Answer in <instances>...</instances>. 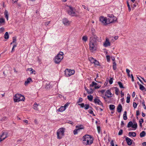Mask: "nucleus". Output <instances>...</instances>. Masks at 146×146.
<instances>
[{
  "instance_id": "obj_1",
  "label": "nucleus",
  "mask_w": 146,
  "mask_h": 146,
  "mask_svg": "<svg viewBox=\"0 0 146 146\" xmlns=\"http://www.w3.org/2000/svg\"><path fill=\"white\" fill-rule=\"evenodd\" d=\"M83 143L85 145L91 144L93 143V138L89 135H86L83 137Z\"/></svg>"
},
{
  "instance_id": "obj_2",
  "label": "nucleus",
  "mask_w": 146,
  "mask_h": 146,
  "mask_svg": "<svg viewBox=\"0 0 146 146\" xmlns=\"http://www.w3.org/2000/svg\"><path fill=\"white\" fill-rule=\"evenodd\" d=\"M98 46L97 41L94 39H90L89 48L92 52L96 50Z\"/></svg>"
},
{
  "instance_id": "obj_3",
  "label": "nucleus",
  "mask_w": 146,
  "mask_h": 146,
  "mask_svg": "<svg viewBox=\"0 0 146 146\" xmlns=\"http://www.w3.org/2000/svg\"><path fill=\"white\" fill-rule=\"evenodd\" d=\"M64 54L62 52H60L55 56L54 59V62L57 64H59L63 58Z\"/></svg>"
},
{
  "instance_id": "obj_4",
  "label": "nucleus",
  "mask_w": 146,
  "mask_h": 146,
  "mask_svg": "<svg viewBox=\"0 0 146 146\" xmlns=\"http://www.w3.org/2000/svg\"><path fill=\"white\" fill-rule=\"evenodd\" d=\"M65 129L63 128H61L59 129L57 131V138L59 139H61L64 135V132Z\"/></svg>"
},
{
  "instance_id": "obj_5",
  "label": "nucleus",
  "mask_w": 146,
  "mask_h": 146,
  "mask_svg": "<svg viewBox=\"0 0 146 146\" xmlns=\"http://www.w3.org/2000/svg\"><path fill=\"white\" fill-rule=\"evenodd\" d=\"M25 98L21 94H17L15 96L14 100L15 102H18L20 101H24Z\"/></svg>"
},
{
  "instance_id": "obj_6",
  "label": "nucleus",
  "mask_w": 146,
  "mask_h": 146,
  "mask_svg": "<svg viewBox=\"0 0 146 146\" xmlns=\"http://www.w3.org/2000/svg\"><path fill=\"white\" fill-rule=\"evenodd\" d=\"M69 9L68 10V13L72 16H77V15L75 12V9L72 7H69Z\"/></svg>"
},
{
  "instance_id": "obj_7",
  "label": "nucleus",
  "mask_w": 146,
  "mask_h": 146,
  "mask_svg": "<svg viewBox=\"0 0 146 146\" xmlns=\"http://www.w3.org/2000/svg\"><path fill=\"white\" fill-rule=\"evenodd\" d=\"M65 75L66 77H69L74 74L75 71L74 70H69L66 69L64 71Z\"/></svg>"
},
{
  "instance_id": "obj_8",
  "label": "nucleus",
  "mask_w": 146,
  "mask_h": 146,
  "mask_svg": "<svg viewBox=\"0 0 146 146\" xmlns=\"http://www.w3.org/2000/svg\"><path fill=\"white\" fill-rule=\"evenodd\" d=\"M116 18L113 15H111L110 17H109L107 18V22L108 24L110 23L114 22L116 21Z\"/></svg>"
},
{
  "instance_id": "obj_9",
  "label": "nucleus",
  "mask_w": 146,
  "mask_h": 146,
  "mask_svg": "<svg viewBox=\"0 0 146 146\" xmlns=\"http://www.w3.org/2000/svg\"><path fill=\"white\" fill-rule=\"evenodd\" d=\"M100 21L104 25H106L108 24V23H107V18L106 17H104L102 16H101L100 17Z\"/></svg>"
},
{
  "instance_id": "obj_10",
  "label": "nucleus",
  "mask_w": 146,
  "mask_h": 146,
  "mask_svg": "<svg viewBox=\"0 0 146 146\" xmlns=\"http://www.w3.org/2000/svg\"><path fill=\"white\" fill-rule=\"evenodd\" d=\"M103 45L105 47H107L110 45V43L109 41V39L108 38H106V41L104 43Z\"/></svg>"
},
{
  "instance_id": "obj_11",
  "label": "nucleus",
  "mask_w": 146,
  "mask_h": 146,
  "mask_svg": "<svg viewBox=\"0 0 146 146\" xmlns=\"http://www.w3.org/2000/svg\"><path fill=\"white\" fill-rule=\"evenodd\" d=\"M94 102L95 104H98L101 105L102 107H103V105L99 99L95 98L94 100Z\"/></svg>"
},
{
  "instance_id": "obj_12",
  "label": "nucleus",
  "mask_w": 146,
  "mask_h": 146,
  "mask_svg": "<svg viewBox=\"0 0 146 146\" xmlns=\"http://www.w3.org/2000/svg\"><path fill=\"white\" fill-rule=\"evenodd\" d=\"M7 137V135L6 133H3L0 136V141L1 142L4 139H5Z\"/></svg>"
},
{
  "instance_id": "obj_13",
  "label": "nucleus",
  "mask_w": 146,
  "mask_h": 146,
  "mask_svg": "<svg viewBox=\"0 0 146 146\" xmlns=\"http://www.w3.org/2000/svg\"><path fill=\"white\" fill-rule=\"evenodd\" d=\"M112 94L110 90H107L105 93V96H107V98H109L112 97Z\"/></svg>"
},
{
  "instance_id": "obj_14",
  "label": "nucleus",
  "mask_w": 146,
  "mask_h": 146,
  "mask_svg": "<svg viewBox=\"0 0 146 146\" xmlns=\"http://www.w3.org/2000/svg\"><path fill=\"white\" fill-rule=\"evenodd\" d=\"M62 23L66 25H68L70 23V22L66 18H64L62 19Z\"/></svg>"
},
{
  "instance_id": "obj_15",
  "label": "nucleus",
  "mask_w": 146,
  "mask_h": 146,
  "mask_svg": "<svg viewBox=\"0 0 146 146\" xmlns=\"http://www.w3.org/2000/svg\"><path fill=\"white\" fill-rule=\"evenodd\" d=\"M33 107L35 110H38L39 108L40 107V106L39 104H35L33 105Z\"/></svg>"
},
{
  "instance_id": "obj_16",
  "label": "nucleus",
  "mask_w": 146,
  "mask_h": 146,
  "mask_svg": "<svg viewBox=\"0 0 146 146\" xmlns=\"http://www.w3.org/2000/svg\"><path fill=\"white\" fill-rule=\"evenodd\" d=\"M31 82H33L32 79L31 78H29L27 79V80L25 81V86H27Z\"/></svg>"
},
{
  "instance_id": "obj_17",
  "label": "nucleus",
  "mask_w": 146,
  "mask_h": 146,
  "mask_svg": "<svg viewBox=\"0 0 146 146\" xmlns=\"http://www.w3.org/2000/svg\"><path fill=\"white\" fill-rule=\"evenodd\" d=\"M126 141L127 142V144L128 145H131L132 144L131 139L127 137L125 139Z\"/></svg>"
},
{
  "instance_id": "obj_18",
  "label": "nucleus",
  "mask_w": 146,
  "mask_h": 146,
  "mask_svg": "<svg viewBox=\"0 0 146 146\" xmlns=\"http://www.w3.org/2000/svg\"><path fill=\"white\" fill-rule=\"evenodd\" d=\"M122 106L121 104H119L117 108V111L118 112L120 113L122 110Z\"/></svg>"
},
{
  "instance_id": "obj_19",
  "label": "nucleus",
  "mask_w": 146,
  "mask_h": 146,
  "mask_svg": "<svg viewBox=\"0 0 146 146\" xmlns=\"http://www.w3.org/2000/svg\"><path fill=\"white\" fill-rule=\"evenodd\" d=\"M129 136H132L133 137H135L136 136V133L134 132H130L129 133Z\"/></svg>"
},
{
  "instance_id": "obj_20",
  "label": "nucleus",
  "mask_w": 146,
  "mask_h": 146,
  "mask_svg": "<svg viewBox=\"0 0 146 146\" xmlns=\"http://www.w3.org/2000/svg\"><path fill=\"white\" fill-rule=\"evenodd\" d=\"M65 109L64 106H61L57 110V111L59 112H62L64 111Z\"/></svg>"
},
{
  "instance_id": "obj_21",
  "label": "nucleus",
  "mask_w": 146,
  "mask_h": 146,
  "mask_svg": "<svg viewBox=\"0 0 146 146\" xmlns=\"http://www.w3.org/2000/svg\"><path fill=\"white\" fill-rule=\"evenodd\" d=\"M76 128L79 131L80 129H82L84 128L83 126L82 125H77L76 126Z\"/></svg>"
},
{
  "instance_id": "obj_22",
  "label": "nucleus",
  "mask_w": 146,
  "mask_h": 146,
  "mask_svg": "<svg viewBox=\"0 0 146 146\" xmlns=\"http://www.w3.org/2000/svg\"><path fill=\"white\" fill-rule=\"evenodd\" d=\"M94 36L93 38L90 37V39H94L96 41H98V37H97L95 35L93 36Z\"/></svg>"
},
{
  "instance_id": "obj_23",
  "label": "nucleus",
  "mask_w": 146,
  "mask_h": 146,
  "mask_svg": "<svg viewBox=\"0 0 146 146\" xmlns=\"http://www.w3.org/2000/svg\"><path fill=\"white\" fill-rule=\"evenodd\" d=\"M4 14L5 17L6 18L7 21L8 20V11L7 10H5L4 12Z\"/></svg>"
},
{
  "instance_id": "obj_24",
  "label": "nucleus",
  "mask_w": 146,
  "mask_h": 146,
  "mask_svg": "<svg viewBox=\"0 0 146 146\" xmlns=\"http://www.w3.org/2000/svg\"><path fill=\"white\" fill-rule=\"evenodd\" d=\"M146 135V133L144 131H143L141 132L140 134V136L141 137H144Z\"/></svg>"
},
{
  "instance_id": "obj_25",
  "label": "nucleus",
  "mask_w": 146,
  "mask_h": 146,
  "mask_svg": "<svg viewBox=\"0 0 146 146\" xmlns=\"http://www.w3.org/2000/svg\"><path fill=\"white\" fill-rule=\"evenodd\" d=\"M114 88L115 89V94L117 95H118L119 92V89L117 87H115Z\"/></svg>"
},
{
  "instance_id": "obj_26",
  "label": "nucleus",
  "mask_w": 146,
  "mask_h": 146,
  "mask_svg": "<svg viewBox=\"0 0 146 146\" xmlns=\"http://www.w3.org/2000/svg\"><path fill=\"white\" fill-rule=\"evenodd\" d=\"M137 124L135 122V123H134L133 124L132 127L134 129V130H135L137 129Z\"/></svg>"
},
{
  "instance_id": "obj_27",
  "label": "nucleus",
  "mask_w": 146,
  "mask_h": 146,
  "mask_svg": "<svg viewBox=\"0 0 146 146\" xmlns=\"http://www.w3.org/2000/svg\"><path fill=\"white\" fill-rule=\"evenodd\" d=\"M139 89L141 90H143L145 89V90L146 91V90L144 87V86L141 84H139Z\"/></svg>"
},
{
  "instance_id": "obj_28",
  "label": "nucleus",
  "mask_w": 146,
  "mask_h": 146,
  "mask_svg": "<svg viewBox=\"0 0 146 146\" xmlns=\"http://www.w3.org/2000/svg\"><path fill=\"white\" fill-rule=\"evenodd\" d=\"M4 38L5 39H8L9 38V35L8 32H6L5 33Z\"/></svg>"
},
{
  "instance_id": "obj_29",
  "label": "nucleus",
  "mask_w": 146,
  "mask_h": 146,
  "mask_svg": "<svg viewBox=\"0 0 146 146\" xmlns=\"http://www.w3.org/2000/svg\"><path fill=\"white\" fill-rule=\"evenodd\" d=\"M118 85L119 86V87L120 88H125V87L123 86V84L121 82H118Z\"/></svg>"
},
{
  "instance_id": "obj_30",
  "label": "nucleus",
  "mask_w": 146,
  "mask_h": 146,
  "mask_svg": "<svg viewBox=\"0 0 146 146\" xmlns=\"http://www.w3.org/2000/svg\"><path fill=\"white\" fill-rule=\"evenodd\" d=\"M113 67L114 70H115L117 69L116 64L115 62H113Z\"/></svg>"
},
{
  "instance_id": "obj_31",
  "label": "nucleus",
  "mask_w": 146,
  "mask_h": 146,
  "mask_svg": "<svg viewBox=\"0 0 146 146\" xmlns=\"http://www.w3.org/2000/svg\"><path fill=\"white\" fill-rule=\"evenodd\" d=\"M87 97L88 99L90 101H92V100L93 97L92 96L90 95L89 96H88Z\"/></svg>"
},
{
  "instance_id": "obj_32",
  "label": "nucleus",
  "mask_w": 146,
  "mask_h": 146,
  "mask_svg": "<svg viewBox=\"0 0 146 146\" xmlns=\"http://www.w3.org/2000/svg\"><path fill=\"white\" fill-rule=\"evenodd\" d=\"M115 106L112 104L110 105L109 106V108L111 110H113L115 108Z\"/></svg>"
},
{
  "instance_id": "obj_33",
  "label": "nucleus",
  "mask_w": 146,
  "mask_h": 146,
  "mask_svg": "<svg viewBox=\"0 0 146 146\" xmlns=\"http://www.w3.org/2000/svg\"><path fill=\"white\" fill-rule=\"evenodd\" d=\"M89 60L90 62L92 63H94L95 60L93 58L90 57L89 58Z\"/></svg>"
},
{
  "instance_id": "obj_34",
  "label": "nucleus",
  "mask_w": 146,
  "mask_h": 146,
  "mask_svg": "<svg viewBox=\"0 0 146 146\" xmlns=\"http://www.w3.org/2000/svg\"><path fill=\"white\" fill-rule=\"evenodd\" d=\"M82 40H83L86 42L88 40V37L86 36H83L82 37Z\"/></svg>"
},
{
  "instance_id": "obj_35",
  "label": "nucleus",
  "mask_w": 146,
  "mask_h": 146,
  "mask_svg": "<svg viewBox=\"0 0 146 146\" xmlns=\"http://www.w3.org/2000/svg\"><path fill=\"white\" fill-rule=\"evenodd\" d=\"M133 125V123L132 121H129L127 124V127H132Z\"/></svg>"
},
{
  "instance_id": "obj_36",
  "label": "nucleus",
  "mask_w": 146,
  "mask_h": 146,
  "mask_svg": "<svg viewBox=\"0 0 146 146\" xmlns=\"http://www.w3.org/2000/svg\"><path fill=\"white\" fill-rule=\"evenodd\" d=\"M91 33L93 36L95 35V31L94 28H92L91 29Z\"/></svg>"
},
{
  "instance_id": "obj_37",
  "label": "nucleus",
  "mask_w": 146,
  "mask_h": 146,
  "mask_svg": "<svg viewBox=\"0 0 146 146\" xmlns=\"http://www.w3.org/2000/svg\"><path fill=\"white\" fill-rule=\"evenodd\" d=\"M97 84L95 82H92V84H90V87H93L94 85L96 86V85H97Z\"/></svg>"
},
{
  "instance_id": "obj_38",
  "label": "nucleus",
  "mask_w": 146,
  "mask_h": 146,
  "mask_svg": "<svg viewBox=\"0 0 146 146\" xmlns=\"http://www.w3.org/2000/svg\"><path fill=\"white\" fill-rule=\"evenodd\" d=\"M50 82H47L46 83V86H45V88L46 89H48V88H50L49 85H50Z\"/></svg>"
},
{
  "instance_id": "obj_39",
  "label": "nucleus",
  "mask_w": 146,
  "mask_h": 146,
  "mask_svg": "<svg viewBox=\"0 0 146 146\" xmlns=\"http://www.w3.org/2000/svg\"><path fill=\"white\" fill-rule=\"evenodd\" d=\"M94 63V64L95 65H96L97 66L99 65V62L96 60H95Z\"/></svg>"
},
{
  "instance_id": "obj_40",
  "label": "nucleus",
  "mask_w": 146,
  "mask_h": 146,
  "mask_svg": "<svg viewBox=\"0 0 146 146\" xmlns=\"http://www.w3.org/2000/svg\"><path fill=\"white\" fill-rule=\"evenodd\" d=\"M79 131L76 128L73 131V133L74 135H76L78 134V131Z\"/></svg>"
},
{
  "instance_id": "obj_41",
  "label": "nucleus",
  "mask_w": 146,
  "mask_h": 146,
  "mask_svg": "<svg viewBox=\"0 0 146 146\" xmlns=\"http://www.w3.org/2000/svg\"><path fill=\"white\" fill-rule=\"evenodd\" d=\"M89 104H86L84 106L85 109L86 110L88 109L89 107Z\"/></svg>"
},
{
  "instance_id": "obj_42",
  "label": "nucleus",
  "mask_w": 146,
  "mask_h": 146,
  "mask_svg": "<svg viewBox=\"0 0 146 146\" xmlns=\"http://www.w3.org/2000/svg\"><path fill=\"white\" fill-rule=\"evenodd\" d=\"M5 20L3 18H0V24L4 23Z\"/></svg>"
},
{
  "instance_id": "obj_43",
  "label": "nucleus",
  "mask_w": 146,
  "mask_h": 146,
  "mask_svg": "<svg viewBox=\"0 0 146 146\" xmlns=\"http://www.w3.org/2000/svg\"><path fill=\"white\" fill-rule=\"evenodd\" d=\"M87 92L88 94H92L93 93V90L92 88L90 89V90H88V91H87Z\"/></svg>"
},
{
  "instance_id": "obj_44",
  "label": "nucleus",
  "mask_w": 146,
  "mask_h": 146,
  "mask_svg": "<svg viewBox=\"0 0 146 146\" xmlns=\"http://www.w3.org/2000/svg\"><path fill=\"white\" fill-rule=\"evenodd\" d=\"M113 82V78H111L109 80V83L110 84H112Z\"/></svg>"
},
{
  "instance_id": "obj_45",
  "label": "nucleus",
  "mask_w": 146,
  "mask_h": 146,
  "mask_svg": "<svg viewBox=\"0 0 146 146\" xmlns=\"http://www.w3.org/2000/svg\"><path fill=\"white\" fill-rule=\"evenodd\" d=\"M106 58L107 59V61L109 62L110 61V57L109 55H107L106 56Z\"/></svg>"
},
{
  "instance_id": "obj_46",
  "label": "nucleus",
  "mask_w": 146,
  "mask_h": 146,
  "mask_svg": "<svg viewBox=\"0 0 146 146\" xmlns=\"http://www.w3.org/2000/svg\"><path fill=\"white\" fill-rule=\"evenodd\" d=\"M123 133V130L121 129H120L118 133L119 135H121Z\"/></svg>"
},
{
  "instance_id": "obj_47",
  "label": "nucleus",
  "mask_w": 146,
  "mask_h": 146,
  "mask_svg": "<svg viewBox=\"0 0 146 146\" xmlns=\"http://www.w3.org/2000/svg\"><path fill=\"white\" fill-rule=\"evenodd\" d=\"M127 6L128 7V10L129 11H130L131 10V9L130 7V5L129 4V3L128 1L127 2Z\"/></svg>"
},
{
  "instance_id": "obj_48",
  "label": "nucleus",
  "mask_w": 146,
  "mask_h": 146,
  "mask_svg": "<svg viewBox=\"0 0 146 146\" xmlns=\"http://www.w3.org/2000/svg\"><path fill=\"white\" fill-rule=\"evenodd\" d=\"M130 97L129 96H128L127 98L126 102L128 103L130 102Z\"/></svg>"
},
{
  "instance_id": "obj_49",
  "label": "nucleus",
  "mask_w": 146,
  "mask_h": 146,
  "mask_svg": "<svg viewBox=\"0 0 146 146\" xmlns=\"http://www.w3.org/2000/svg\"><path fill=\"white\" fill-rule=\"evenodd\" d=\"M16 41V36L13 37V42L15 43Z\"/></svg>"
},
{
  "instance_id": "obj_50",
  "label": "nucleus",
  "mask_w": 146,
  "mask_h": 146,
  "mask_svg": "<svg viewBox=\"0 0 146 146\" xmlns=\"http://www.w3.org/2000/svg\"><path fill=\"white\" fill-rule=\"evenodd\" d=\"M137 104L135 102H133V106L134 108H137Z\"/></svg>"
},
{
  "instance_id": "obj_51",
  "label": "nucleus",
  "mask_w": 146,
  "mask_h": 146,
  "mask_svg": "<svg viewBox=\"0 0 146 146\" xmlns=\"http://www.w3.org/2000/svg\"><path fill=\"white\" fill-rule=\"evenodd\" d=\"M16 46H17V45H16V44H14V45H13V48H12V49L11 51V52H13V51L14 50V48L15 47H16Z\"/></svg>"
},
{
  "instance_id": "obj_52",
  "label": "nucleus",
  "mask_w": 146,
  "mask_h": 146,
  "mask_svg": "<svg viewBox=\"0 0 146 146\" xmlns=\"http://www.w3.org/2000/svg\"><path fill=\"white\" fill-rule=\"evenodd\" d=\"M83 101V99L81 98H79V99L78 100V103H79L80 102H82Z\"/></svg>"
},
{
  "instance_id": "obj_53",
  "label": "nucleus",
  "mask_w": 146,
  "mask_h": 146,
  "mask_svg": "<svg viewBox=\"0 0 146 146\" xmlns=\"http://www.w3.org/2000/svg\"><path fill=\"white\" fill-rule=\"evenodd\" d=\"M50 21L46 22L45 23L44 25L46 26L47 27L48 26L49 24L50 23Z\"/></svg>"
},
{
  "instance_id": "obj_54",
  "label": "nucleus",
  "mask_w": 146,
  "mask_h": 146,
  "mask_svg": "<svg viewBox=\"0 0 146 146\" xmlns=\"http://www.w3.org/2000/svg\"><path fill=\"white\" fill-rule=\"evenodd\" d=\"M142 104L144 107V109L145 110H146V107L145 105L144 104V100L143 101V102H142Z\"/></svg>"
},
{
  "instance_id": "obj_55",
  "label": "nucleus",
  "mask_w": 146,
  "mask_h": 146,
  "mask_svg": "<svg viewBox=\"0 0 146 146\" xmlns=\"http://www.w3.org/2000/svg\"><path fill=\"white\" fill-rule=\"evenodd\" d=\"M30 71L31 72V74H33L34 72H35V71L32 68L30 70Z\"/></svg>"
},
{
  "instance_id": "obj_56",
  "label": "nucleus",
  "mask_w": 146,
  "mask_h": 146,
  "mask_svg": "<svg viewBox=\"0 0 146 146\" xmlns=\"http://www.w3.org/2000/svg\"><path fill=\"white\" fill-rule=\"evenodd\" d=\"M123 119L125 120H126L127 119V115H123Z\"/></svg>"
},
{
  "instance_id": "obj_57",
  "label": "nucleus",
  "mask_w": 146,
  "mask_h": 146,
  "mask_svg": "<svg viewBox=\"0 0 146 146\" xmlns=\"http://www.w3.org/2000/svg\"><path fill=\"white\" fill-rule=\"evenodd\" d=\"M111 146H114L113 141V140H112L110 142Z\"/></svg>"
},
{
  "instance_id": "obj_58",
  "label": "nucleus",
  "mask_w": 146,
  "mask_h": 146,
  "mask_svg": "<svg viewBox=\"0 0 146 146\" xmlns=\"http://www.w3.org/2000/svg\"><path fill=\"white\" fill-rule=\"evenodd\" d=\"M124 125H125V124L124 123L123 121H121V127H123L124 126Z\"/></svg>"
},
{
  "instance_id": "obj_59",
  "label": "nucleus",
  "mask_w": 146,
  "mask_h": 146,
  "mask_svg": "<svg viewBox=\"0 0 146 146\" xmlns=\"http://www.w3.org/2000/svg\"><path fill=\"white\" fill-rule=\"evenodd\" d=\"M144 121L143 119L141 118L140 119V120L139 121V123H142Z\"/></svg>"
},
{
  "instance_id": "obj_60",
  "label": "nucleus",
  "mask_w": 146,
  "mask_h": 146,
  "mask_svg": "<svg viewBox=\"0 0 146 146\" xmlns=\"http://www.w3.org/2000/svg\"><path fill=\"white\" fill-rule=\"evenodd\" d=\"M4 30V29L3 27H1L0 28V31L1 32H3Z\"/></svg>"
},
{
  "instance_id": "obj_61",
  "label": "nucleus",
  "mask_w": 146,
  "mask_h": 146,
  "mask_svg": "<svg viewBox=\"0 0 146 146\" xmlns=\"http://www.w3.org/2000/svg\"><path fill=\"white\" fill-rule=\"evenodd\" d=\"M78 105H80L82 108H83L84 106V103H82L81 104H79Z\"/></svg>"
},
{
  "instance_id": "obj_62",
  "label": "nucleus",
  "mask_w": 146,
  "mask_h": 146,
  "mask_svg": "<svg viewBox=\"0 0 146 146\" xmlns=\"http://www.w3.org/2000/svg\"><path fill=\"white\" fill-rule=\"evenodd\" d=\"M136 114L137 116H138L140 114L139 112V110H137L136 111Z\"/></svg>"
},
{
  "instance_id": "obj_63",
  "label": "nucleus",
  "mask_w": 146,
  "mask_h": 146,
  "mask_svg": "<svg viewBox=\"0 0 146 146\" xmlns=\"http://www.w3.org/2000/svg\"><path fill=\"white\" fill-rule=\"evenodd\" d=\"M68 123L71 124L72 125H73L74 124V123L72 121H69Z\"/></svg>"
},
{
  "instance_id": "obj_64",
  "label": "nucleus",
  "mask_w": 146,
  "mask_h": 146,
  "mask_svg": "<svg viewBox=\"0 0 146 146\" xmlns=\"http://www.w3.org/2000/svg\"><path fill=\"white\" fill-rule=\"evenodd\" d=\"M68 104L67 103H66L64 105V108H65V109H66V107L68 106Z\"/></svg>"
}]
</instances>
